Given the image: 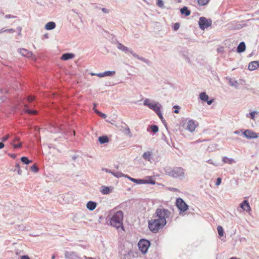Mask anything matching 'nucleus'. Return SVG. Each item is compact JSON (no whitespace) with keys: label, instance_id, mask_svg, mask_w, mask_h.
<instances>
[{"label":"nucleus","instance_id":"1","mask_svg":"<svg viewBox=\"0 0 259 259\" xmlns=\"http://www.w3.org/2000/svg\"><path fill=\"white\" fill-rule=\"evenodd\" d=\"M170 212L166 209L157 208L154 213V219L148 221V227L153 233H156L166 224V219L168 218Z\"/></svg>","mask_w":259,"mask_h":259},{"label":"nucleus","instance_id":"2","mask_svg":"<svg viewBox=\"0 0 259 259\" xmlns=\"http://www.w3.org/2000/svg\"><path fill=\"white\" fill-rule=\"evenodd\" d=\"M111 217L109 220L110 224L117 229L121 228L124 230L123 226V212L121 210L115 211L114 209L110 211Z\"/></svg>","mask_w":259,"mask_h":259},{"label":"nucleus","instance_id":"3","mask_svg":"<svg viewBox=\"0 0 259 259\" xmlns=\"http://www.w3.org/2000/svg\"><path fill=\"white\" fill-rule=\"evenodd\" d=\"M144 105L154 111L160 119L163 120V117L160 111L161 106L158 103L151 102L149 99H146L144 101Z\"/></svg>","mask_w":259,"mask_h":259},{"label":"nucleus","instance_id":"4","mask_svg":"<svg viewBox=\"0 0 259 259\" xmlns=\"http://www.w3.org/2000/svg\"><path fill=\"white\" fill-rule=\"evenodd\" d=\"M167 174L174 178H179L184 176V170L181 167H175L166 170Z\"/></svg>","mask_w":259,"mask_h":259},{"label":"nucleus","instance_id":"5","mask_svg":"<svg viewBox=\"0 0 259 259\" xmlns=\"http://www.w3.org/2000/svg\"><path fill=\"white\" fill-rule=\"evenodd\" d=\"M138 246L139 249L141 252L145 254L147 252L150 246V242L149 241L146 239H141L138 242Z\"/></svg>","mask_w":259,"mask_h":259},{"label":"nucleus","instance_id":"6","mask_svg":"<svg viewBox=\"0 0 259 259\" xmlns=\"http://www.w3.org/2000/svg\"><path fill=\"white\" fill-rule=\"evenodd\" d=\"M211 23L212 21L210 19H207L204 17H201L199 19V25L202 30H204L205 28L210 26Z\"/></svg>","mask_w":259,"mask_h":259},{"label":"nucleus","instance_id":"7","mask_svg":"<svg viewBox=\"0 0 259 259\" xmlns=\"http://www.w3.org/2000/svg\"><path fill=\"white\" fill-rule=\"evenodd\" d=\"M176 204L180 212H185L188 209V205L181 198L177 199Z\"/></svg>","mask_w":259,"mask_h":259},{"label":"nucleus","instance_id":"8","mask_svg":"<svg viewBox=\"0 0 259 259\" xmlns=\"http://www.w3.org/2000/svg\"><path fill=\"white\" fill-rule=\"evenodd\" d=\"M117 48L119 49V50H121L123 52H126V51H129V52L135 58H139V56L137 54L134 53L132 50H128V49L124 46V45H123L121 43H118V45H117Z\"/></svg>","mask_w":259,"mask_h":259},{"label":"nucleus","instance_id":"9","mask_svg":"<svg viewBox=\"0 0 259 259\" xmlns=\"http://www.w3.org/2000/svg\"><path fill=\"white\" fill-rule=\"evenodd\" d=\"M243 135L247 138L256 139L258 138V134L250 130H246L244 131Z\"/></svg>","mask_w":259,"mask_h":259},{"label":"nucleus","instance_id":"10","mask_svg":"<svg viewBox=\"0 0 259 259\" xmlns=\"http://www.w3.org/2000/svg\"><path fill=\"white\" fill-rule=\"evenodd\" d=\"M197 125V124H196L195 121L190 120L187 123V130L192 132L195 130Z\"/></svg>","mask_w":259,"mask_h":259},{"label":"nucleus","instance_id":"11","mask_svg":"<svg viewBox=\"0 0 259 259\" xmlns=\"http://www.w3.org/2000/svg\"><path fill=\"white\" fill-rule=\"evenodd\" d=\"M19 141L20 138L19 137L16 136L14 137L11 144L15 149H19L22 147V143L21 142H19L18 144H16V142H19Z\"/></svg>","mask_w":259,"mask_h":259},{"label":"nucleus","instance_id":"12","mask_svg":"<svg viewBox=\"0 0 259 259\" xmlns=\"http://www.w3.org/2000/svg\"><path fill=\"white\" fill-rule=\"evenodd\" d=\"M259 68V61H252L249 63L248 68L249 70L253 71Z\"/></svg>","mask_w":259,"mask_h":259},{"label":"nucleus","instance_id":"13","mask_svg":"<svg viewBox=\"0 0 259 259\" xmlns=\"http://www.w3.org/2000/svg\"><path fill=\"white\" fill-rule=\"evenodd\" d=\"M199 96L201 100L207 102L208 105H210L213 102L212 100H208L209 97L205 93H201Z\"/></svg>","mask_w":259,"mask_h":259},{"label":"nucleus","instance_id":"14","mask_svg":"<svg viewBox=\"0 0 259 259\" xmlns=\"http://www.w3.org/2000/svg\"><path fill=\"white\" fill-rule=\"evenodd\" d=\"M240 207L244 210H245L247 211L250 210V207L249 204L247 200H244L240 204Z\"/></svg>","mask_w":259,"mask_h":259},{"label":"nucleus","instance_id":"15","mask_svg":"<svg viewBox=\"0 0 259 259\" xmlns=\"http://www.w3.org/2000/svg\"><path fill=\"white\" fill-rule=\"evenodd\" d=\"M97 206V203L93 201H89L87 204V207L90 210H93L96 208Z\"/></svg>","mask_w":259,"mask_h":259},{"label":"nucleus","instance_id":"16","mask_svg":"<svg viewBox=\"0 0 259 259\" xmlns=\"http://www.w3.org/2000/svg\"><path fill=\"white\" fill-rule=\"evenodd\" d=\"M74 55L71 53H66L62 55L61 59L63 60H67L72 59L74 57Z\"/></svg>","mask_w":259,"mask_h":259},{"label":"nucleus","instance_id":"17","mask_svg":"<svg viewBox=\"0 0 259 259\" xmlns=\"http://www.w3.org/2000/svg\"><path fill=\"white\" fill-rule=\"evenodd\" d=\"M182 14L184 15L185 16H188L191 14V11L188 10L187 7H184L180 10Z\"/></svg>","mask_w":259,"mask_h":259},{"label":"nucleus","instance_id":"18","mask_svg":"<svg viewBox=\"0 0 259 259\" xmlns=\"http://www.w3.org/2000/svg\"><path fill=\"white\" fill-rule=\"evenodd\" d=\"M56 24L54 22H49L45 25V29L47 30H52L55 28Z\"/></svg>","mask_w":259,"mask_h":259},{"label":"nucleus","instance_id":"19","mask_svg":"<svg viewBox=\"0 0 259 259\" xmlns=\"http://www.w3.org/2000/svg\"><path fill=\"white\" fill-rule=\"evenodd\" d=\"M245 45L244 42H241L239 44L237 47V52L238 53H242L245 50Z\"/></svg>","mask_w":259,"mask_h":259},{"label":"nucleus","instance_id":"20","mask_svg":"<svg viewBox=\"0 0 259 259\" xmlns=\"http://www.w3.org/2000/svg\"><path fill=\"white\" fill-rule=\"evenodd\" d=\"M143 184H150L152 185L155 184V181L152 179L151 177H148L147 179L143 180Z\"/></svg>","mask_w":259,"mask_h":259},{"label":"nucleus","instance_id":"21","mask_svg":"<svg viewBox=\"0 0 259 259\" xmlns=\"http://www.w3.org/2000/svg\"><path fill=\"white\" fill-rule=\"evenodd\" d=\"M125 177L128 178L131 181L136 183L137 184H143V179H136L134 178H132L128 176H125Z\"/></svg>","mask_w":259,"mask_h":259},{"label":"nucleus","instance_id":"22","mask_svg":"<svg viewBox=\"0 0 259 259\" xmlns=\"http://www.w3.org/2000/svg\"><path fill=\"white\" fill-rule=\"evenodd\" d=\"M152 156V153L150 151L146 152L143 154V157L146 160L148 161L150 160L151 157Z\"/></svg>","mask_w":259,"mask_h":259},{"label":"nucleus","instance_id":"23","mask_svg":"<svg viewBox=\"0 0 259 259\" xmlns=\"http://www.w3.org/2000/svg\"><path fill=\"white\" fill-rule=\"evenodd\" d=\"M99 141L100 143L104 144L107 143L109 141L108 138L106 136H102L99 138Z\"/></svg>","mask_w":259,"mask_h":259},{"label":"nucleus","instance_id":"24","mask_svg":"<svg viewBox=\"0 0 259 259\" xmlns=\"http://www.w3.org/2000/svg\"><path fill=\"white\" fill-rule=\"evenodd\" d=\"M223 161L225 163H229V164H232V163L235 162V161L234 160V159L228 158H227V157H224L223 158Z\"/></svg>","mask_w":259,"mask_h":259},{"label":"nucleus","instance_id":"25","mask_svg":"<svg viewBox=\"0 0 259 259\" xmlns=\"http://www.w3.org/2000/svg\"><path fill=\"white\" fill-rule=\"evenodd\" d=\"M209 2V0H197L198 5L201 6L206 5Z\"/></svg>","mask_w":259,"mask_h":259},{"label":"nucleus","instance_id":"26","mask_svg":"<svg viewBox=\"0 0 259 259\" xmlns=\"http://www.w3.org/2000/svg\"><path fill=\"white\" fill-rule=\"evenodd\" d=\"M21 160L23 163L26 164H28L29 163L32 162V161L29 160L26 157H22L21 158Z\"/></svg>","mask_w":259,"mask_h":259},{"label":"nucleus","instance_id":"27","mask_svg":"<svg viewBox=\"0 0 259 259\" xmlns=\"http://www.w3.org/2000/svg\"><path fill=\"white\" fill-rule=\"evenodd\" d=\"M218 234L220 237H222L224 235V230L222 227L219 226L217 228Z\"/></svg>","mask_w":259,"mask_h":259},{"label":"nucleus","instance_id":"28","mask_svg":"<svg viewBox=\"0 0 259 259\" xmlns=\"http://www.w3.org/2000/svg\"><path fill=\"white\" fill-rule=\"evenodd\" d=\"M111 173L113 176H114L115 177H117V178L122 177H125V176H126V175H123V174H122L121 172H111Z\"/></svg>","mask_w":259,"mask_h":259},{"label":"nucleus","instance_id":"29","mask_svg":"<svg viewBox=\"0 0 259 259\" xmlns=\"http://www.w3.org/2000/svg\"><path fill=\"white\" fill-rule=\"evenodd\" d=\"M101 192L104 194H107L110 192V189L107 187H104L101 190Z\"/></svg>","mask_w":259,"mask_h":259},{"label":"nucleus","instance_id":"30","mask_svg":"<svg viewBox=\"0 0 259 259\" xmlns=\"http://www.w3.org/2000/svg\"><path fill=\"white\" fill-rule=\"evenodd\" d=\"M25 112L30 114H36L37 113L36 110L26 109Z\"/></svg>","mask_w":259,"mask_h":259},{"label":"nucleus","instance_id":"31","mask_svg":"<svg viewBox=\"0 0 259 259\" xmlns=\"http://www.w3.org/2000/svg\"><path fill=\"white\" fill-rule=\"evenodd\" d=\"M150 128L151 131L154 133L157 132L158 131V126L155 125H152Z\"/></svg>","mask_w":259,"mask_h":259},{"label":"nucleus","instance_id":"32","mask_svg":"<svg viewBox=\"0 0 259 259\" xmlns=\"http://www.w3.org/2000/svg\"><path fill=\"white\" fill-rule=\"evenodd\" d=\"M157 2L156 5L160 8H163L164 6L163 2L162 0H156Z\"/></svg>","mask_w":259,"mask_h":259},{"label":"nucleus","instance_id":"33","mask_svg":"<svg viewBox=\"0 0 259 259\" xmlns=\"http://www.w3.org/2000/svg\"><path fill=\"white\" fill-rule=\"evenodd\" d=\"M30 169L32 171L34 172H37L38 171V167L35 164L31 167Z\"/></svg>","mask_w":259,"mask_h":259},{"label":"nucleus","instance_id":"34","mask_svg":"<svg viewBox=\"0 0 259 259\" xmlns=\"http://www.w3.org/2000/svg\"><path fill=\"white\" fill-rule=\"evenodd\" d=\"M115 74V71H106L104 72V76H111Z\"/></svg>","mask_w":259,"mask_h":259},{"label":"nucleus","instance_id":"35","mask_svg":"<svg viewBox=\"0 0 259 259\" xmlns=\"http://www.w3.org/2000/svg\"><path fill=\"white\" fill-rule=\"evenodd\" d=\"M95 111L102 118H105L106 117V115L104 113H102L97 110H95Z\"/></svg>","mask_w":259,"mask_h":259},{"label":"nucleus","instance_id":"36","mask_svg":"<svg viewBox=\"0 0 259 259\" xmlns=\"http://www.w3.org/2000/svg\"><path fill=\"white\" fill-rule=\"evenodd\" d=\"M35 99V97L34 96H29L27 98V100L29 102H31L32 101H33Z\"/></svg>","mask_w":259,"mask_h":259},{"label":"nucleus","instance_id":"37","mask_svg":"<svg viewBox=\"0 0 259 259\" xmlns=\"http://www.w3.org/2000/svg\"><path fill=\"white\" fill-rule=\"evenodd\" d=\"M180 28V24L178 23H176L175 24L174 26V29L175 30H177Z\"/></svg>","mask_w":259,"mask_h":259},{"label":"nucleus","instance_id":"38","mask_svg":"<svg viewBox=\"0 0 259 259\" xmlns=\"http://www.w3.org/2000/svg\"><path fill=\"white\" fill-rule=\"evenodd\" d=\"M91 75H96L97 76H98L100 77H104V73H98V74L92 73Z\"/></svg>","mask_w":259,"mask_h":259},{"label":"nucleus","instance_id":"39","mask_svg":"<svg viewBox=\"0 0 259 259\" xmlns=\"http://www.w3.org/2000/svg\"><path fill=\"white\" fill-rule=\"evenodd\" d=\"M174 108L175 109V110H174V112L175 113H179V108H180L179 106H177V105L174 106Z\"/></svg>","mask_w":259,"mask_h":259},{"label":"nucleus","instance_id":"40","mask_svg":"<svg viewBox=\"0 0 259 259\" xmlns=\"http://www.w3.org/2000/svg\"><path fill=\"white\" fill-rule=\"evenodd\" d=\"M221 182H222L221 178H218L217 179V181H216L215 184H216L217 186H219V185H220L221 184Z\"/></svg>","mask_w":259,"mask_h":259},{"label":"nucleus","instance_id":"41","mask_svg":"<svg viewBox=\"0 0 259 259\" xmlns=\"http://www.w3.org/2000/svg\"><path fill=\"white\" fill-rule=\"evenodd\" d=\"M256 114V112L253 111V112H251L250 113V118L252 119H254V116Z\"/></svg>","mask_w":259,"mask_h":259},{"label":"nucleus","instance_id":"42","mask_svg":"<svg viewBox=\"0 0 259 259\" xmlns=\"http://www.w3.org/2000/svg\"><path fill=\"white\" fill-rule=\"evenodd\" d=\"M9 135H7L3 137L2 141L5 142V141H7L9 139Z\"/></svg>","mask_w":259,"mask_h":259},{"label":"nucleus","instance_id":"43","mask_svg":"<svg viewBox=\"0 0 259 259\" xmlns=\"http://www.w3.org/2000/svg\"><path fill=\"white\" fill-rule=\"evenodd\" d=\"M6 18H15L14 16H12L11 15H6L5 16Z\"/></svg>","mask_w":259,"mask_h":259},{"label":"nucleus","instance_id":"44","mask_svg":"<svg viewBox=\"0 0 259 259\" xmlns=\"http://www.w3.org/2000/svg\"><path fill=\"white\" fill-rule=\"evenodd\" d=\"M20 259H30L27 255H23Z\"/></svg>","mask_w":259,"mask_h":259},{"label":"nucleus","instance_id":"45","mask_svg":"<svg viewBox=\"0 0 259 259\" xmlns=\"http://www.w3.org/2000/svg\"><path fill=\"white\" fill-rule=\"evenodd\" d=\"M126 131L127 133L131 136V132L129 128H126Z\"/></svg>","mask_w":259,"mask_h":259},{"label":"nucleus","instance_id":"46","mask_svg":"<svg viewBox=\"0 0 259 259\" xmlns=\"http://www.w3.org/2000/svg\"><path fill=\"white\" fill-rule=\"evenodd\" d=\"M4 146H5L4 144L2 142H0V149L3 148L4 147Z\"/></svg>","mask_w":259,"mask_h":259},{"label":"nucleus","instance_id":"47","mask_svg":"<svg viewBox=\"0 0 259 259\" xmlns=\"http://www.w3.org/2000/svg\"><path fill=\"white\" fill-rule=\"evenodd\" d=\"M102 11L103 12H104V13H108V10H107L106 8H103L102 9Z\"/></svg>","mask_w":259,"mask_h":259},{"label":"nucleus","instance_id":"48","mask_svg":"<svg viewBox=\"0 0 259 259\" xmlns=\"http://www.w3.org/2000/svg\"><path fill=\"white\" fill-rule=\"evenodd\" d=\"M10 156H11L12 158H14H14H16V154H11V155H10Z\"/></svg>","mask_w":259,"mask_h":259},{"label":"nucleus","instance_id":"49","mask_svg":"<svg viewBox=\"0 0 259 259\" xmlns=\"http://www.w3.org/2000/svg\"><path fill=\"white\" fill-rule=\"evenodd\" d=\"M22 52H25V53L27 54H28V52H27V51L26 50H25V49H22L21 50V53H22Z\"/></svg>","mask_w":259,"mask_h":259},{"label":"nucleus","instance_id":"50","mask_svg":"<svg viewBox=\"0 0 259 259\" xmlns=\"http://www.w3.org/2000/svg\"><path fill=\"white\" fill-rule=\"evenodd\" d=\"M230 259H239V258H238L236 257H232L230 258Z\"/></svg>","mask_w":259,"mask_h":259},{"label":"nucleus","instance_id":"51","mask_svg":"<svg viewBox=\"0 0 259 259\" xmlns=\"http://www.w3.org/2000/svg\"><path fill=\"white\" fill-rule=\"evenodd\" d=\"M8 31H11V32H14V30L13 29H9Z\"/></svg>","mask_w":259,"mask_h":259},{"label":"nucleus","instance_id":"52","mask_svg":"<svg viewBox=\"0 0 259 259\" xmlns=\"http://www.w3.org/2000/svg\"><path fill=\"white\" fill-rule=\"evenodd\" d=\"M208 162H209V163H211V164H213V163H212V162H211V161H210V160H208Z\"/></svg>","mask_w":259,"mask_h":259},{"label":"nucleus","instance_id":"53","mask_svg":"<svg viewBox=\"0 0 259 259\" xmlns=\"http://www.w3.org/2000/svg\"><path fill=\"white\" fill-rule=\"evenodd\" d=\"M22 53L23 55H26V54H25V52H22V53Z\"/></svg>","mask_w":259,"mask_h":259},{"label":"nucleus","instance_id":"54","mask_svg":"<svg viewBox=\"0 0 259 259\" xmlns=\"http://www.w3.org/2000/svg\"><path fill=\"white\" fill-rule=\"evenodd\" d=\"M105 171H106V172H110V171H109L107 169H105Z\"/></svg>","mask_w":259,"mask_h":259},{"label":"nucleus","instance_id":"55","mask_svg":"<svg viewBox=\"0 0 259 259\" xmlns=\"http://www.w3.org/2000/svg\"><path fill=\"white\" fill-rule=\"evenodd\" d=\"M54 258H55V256H54V255H53V256H52V258H53V259H54Z\"/></svg>","mask_w":259,"mask_h":259}]
</instances>
